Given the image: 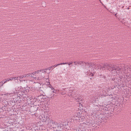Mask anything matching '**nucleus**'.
I'll return each instance as SVG.
<instances>
[{
	"mask_svg": "<svg viewBox=\"0 0 131 131\" xmlns=\"http://www.w3.org/2000/svg\"><path fill=\"white\" fill-rule=\"evenodd\" d=\"M121 67L120 68L117 66H113L110 71H112V74L114 75L117 74L118 75L122 74L127 77H131V66L123 64Z\"/></svg>",
	"mask_w": 131,
	"mask_h": 131,
	"instance_id": "1",
	"label": "nucleus"
},
{
	"mask_svg": "<svg viewBox=\"0 0 131 131\" xmlns=\"http://www.w3.org/2000/svg\"><path fill=\"white\" fill-rule=\"evenodd\" d=\"M84 63L85 64V68H87L88 67L89 69V70L87 72V75H89L90 76H93V73H94V69L92 68H95V64L85 62H84Z\"/></svg>",
	"mask_w": 131,
	"mask_h": 131,
	"instance_id": "2",
	"label": "nucleus"
},
{
	"mask_svg": "<svg viewBox=\"0 0 131 131\" xmlns=\"http://www.w3.org/2000/svg\"><path fill=\"white\" fill-rule=\"evenodd\" d=\"M48 126L49 128L53 130L54 131H56V129L58 126V123L57 122L54 121L53 120L48 125Z\"/></svg>",
	"mask_w": 131,
	"mask_h": 131,
	"instance_id": "3",
	"label": "nucleus"
},
{
	"mask_svg": "<svg viewBox=\"0 0 131 131\" xmlns=\"http://www.w3.org/2000/svg\"><path fill=\"white\" fill-rule=\"evenodd\" d=\"M68 125L65 123H63L60 124H58V126L57 127V129H56V131H60L62 129H67L68 128Z\"/></svg>",
	"mask_w": 131,
	"mask_h": 131,
	"instance_id": "4",
	"label": "nucleus"
},
{
	"mask_svg": "<svg viewBox=\"0 0 131 131\" xmlns=\"http://www.w3.org/2000/svg\"><path fill=\"white\" fill-rule=\"evenodd\" d=\"M47 115V114H45L42 116H40L39 117V119L42 122L49 121V119Z\"/></svg>",
	"mask_w": 131,
	"mask_h": 131,
	"instance_id": "5",
	"label": "nucleus"
},
{
	"mask_svg": "<svg viewBox=\"0 0 131 131\" xmlns=\"http://www.w3.org/2000/svg\"><path fill=\"white\" fill-rule=\"evenodd\" d=\"M80 113L78 112H76L74 113L73 115V119L76 120L77 121L80 120L81 118V117L80 116Z\"/></svg>",
	"mask_w": 131,
	"mask_h": 131,
	"instance_id": "6",
	"label": "nucleus"
},
{
	"mask_svg": "<svg viewBox=\"0 0 131 131\" xmlns=\"http://www.w3.org/2000/svg\"><path fill=\"white\" fill-rule=\"evenodd\" d=\"M105 67L104 66V64H101L97 65L95 64V69L104 70L105 69Z\"/></svg>",
	"mask_w": 131,
	"mask_h": 131,
	"instance_id": "7",
	"label": "nucleus"
},
{
	"mask_svg": "<svg viewBox=\"0 0 131 131\" xmlns=\"http://www.w3.org/2000/svg\"><path fill=\"white\" fill-rule=\"evenodd\" d=\"M14 92H13L11 93H6V94H4L5 96H4L5 97H7L6 99H10L12 96L14 95Z\"/></svg>",
	"mask_w": 131,
	"mask_h": 131,
	"instance_id": "8",
	"label": "nucleus"
},
{
	"mask_svg": "<svg viewBox=\"0 0 131 131\" xmlns=\"http://www.w3.org/2000/svg\"><path fill=\"white\" fill-rule=\"evenodd\" d=\"M104 66L105 67V69L107 68L110 71L112 69V65L111 64H108L107 63H104Z\"/></svg>",
	"mask_w": 131,
	"mask_h": 131,
	"instance_id": "9",
	"label": "nucleus"
},
{
	"mask_svg": "<svg viewBox=\"0 0 131 131\" xmlns=\"http://www.w3.org/2000/svg\"><path fill=\"white\" fill-rule=\"evenodd\" d=\"M87 130L85 129L84 128H80L79 127H78L76 128L73 129L72 131H87Z\"/></svg>",
	"mask_w": 131,
	"mask_h": 131,
	"instance_id": "10",
	"label": "nucleus"
},
{
	"mask_svg": "<svg viewBox=\"0 0 131 131\" xmlns=\"http://www.w3.org/2000/svg\"><path fill=\"white\" fill-rule=\"evenodd\" d=\"M42 73H45V74H49L50 73V69H49V68L42 70Z\"/></svg>",
	"mask_w": 131,
	"mask_h": 131,
	"instance_id": "11",
	"label": "nucleus"
},
{
	"mask_svg": "<svg viewBox=\"0 0 131 131\" xmlns=\"http://www.w3.org/2000/svg\"><path fill=\"white\" fill-rule=\"evenodd\" d=\"M74 91L73 90V89L71 88H70V89L69 90V92H68V93H68L69 95L71 97L73 96L74 93Z\"/></svg>",
	"mask_w": 131,
	"mask_h": 131,
	"instance_id": "12",
	"label": "nucleus"
},
{
	"mask_svg": "<svg viewBox=\"0 0 131 131\" xmlns=\"http://www.w3.org/2000/svg\"><path fill=\"white\" fill-rule=\"evenodd\" d=\"M42 70H38L37 71H36L35 72H34L33 73H34V75L35 76H39V73H40V72H42Z\"/></svg>",
	"mask_w": 131,
	"mask_h": 131,
	"instance_id": "13",
	"label": "nucleus"
},
{
	"mask_svg": "<svg viewBox=\"0 0 131 131\" xmlns=\"http://www.w3.org/2000/svg\"><path fill=\"white\" fill-rule=\"evenodd\" d=\"M44 76L43 75H42V73H39V76H37L36 77H35V78H37V80H40L41 79L43 78H44Z\"/></svg>",
	"mask_w": 131,
	"mask_h": 131,
	"instance_id": "14",
	"label": "nucleus"
},
{
	"mask_svg": "<svg viewBox=\"0 0 131 131\" xmlns=\"http://www.w3.org/2000/svg\"><path fill=\"white\" fill-rule=\"evenodd\" d=\"M86 125L90 126H93V123L91 121H89V122H86Z\"/></svg>",
	"mask_w": 131,
	"mask_h": 131,
	"instance_id": "15",
	"label": "nucleus"
},
{
	"mask_svg": "<svg viewBox=\"0 0 131 131\" xmlns=\"http://www.w3.org/2000/svg\"><path fill=\"white\" fill-rule=\"evenodd\" d=\"M34 73H29L27 74V77H34Z\"/></svg>",
	"mask_w": 131,
	"mask_h": 131,
	"instance_id": "16",
	"label": "nucleus"
},
{
	"mask_svg": "<svg viewBox=\"0 0 131 131\" xmlns=\"http://www.w3.org/2000/svg\"><path fill=\"white\" fill-rule=\"evenodd\" d=\"M19 77L18 79L20 81H23V78H24V77L23 75H20V76L18 77Z\"/></svg>",
	"mask_w": 131,
	"mask_h": 131,
	"instance_id": "17",
	"label": "nucleus"
},
{
	"mask_svg": "<svg viewBox=\"0 0 131 131\" xmlns=\"http://www.w3.org/2000/svg\"><path fill=\"white\" fill-rule=\"evenodd\" d=\"M48 78H49V75L48 76V77H47V78H45V79H46V84L47 85L48 84H50V83L49 82V80L48 79Z\"/></svg>",
	"mask_w": 131,
	"mask_h": 131,
	"instance_id": "18",
	"label": "nucleus"
},
{
	"mask_svg": "<svg viewBox=\"0 0 131 131\" xmlns=\"http://www.w3.org/2000/svg\"><path fill=\"white\" fill-rule=\"evenodd\" d=\"M48 85H49V87L50 88H51V90H53L54 89L53 88V87L50 84H50H47Z\"/></svg>",
	"mask_w": 131,
	"mask_h": 131,
	"instance_id": "19",
	"label": "nucleus"
},
{
	"mask_svg": "<svg viewBox=\"0 0 131 131\" xmlns=\"http://www.w3.org/2000/svg\"><path fill=\"white\" fill-rule=\"evenodd\" d=\"M1 82V83H3L1 84V86H2L3 85V84H4V83H6L7 82V81H6L5 80L3 82L2 81Z\"/></svg>",
	"mask_w": 131,
	"mask_h": 131,
	"instance_id": "20",
	"label": "nucleus"
},
{
	"mask_svg": "<svg viewBox=\"0 0 131 131\" xmlns=\"http://www.w3.org/2000/svg\"><path fill=\"white\" fill-rule=\"evenodd\" d=\"M103 117H104V119L106 120H107V119L108 118V116H105L104 115L103 116Z\"/></svg>",
	"mask_w": 131,
	"mask_h": 131,
	"instance_id": "21",
	"label": "nucleus"
},
{
	"mask_svg": "<svg viewBox=\"0 0 131 131\" xmlns=\"http://www.w3.org/2000/svg\"><path fill=\"white\" fill-rule=\"evenodd\" d=\"M14 80H17L18 78V77H13Z\"/></svg>",
	"mask_w": 131,
	"mask_h": 131,
	"instance_id": "22",
	"label": "nucleus"
},
{
	"mask_svg": "<svg viewBox=\"0 0 131 131\" xmlns=\"http://www.w3.org/2000/svg\"><path fill=\"white\" fill-rule=\"evenodd\" d=\"M77 63L79 64L80 65H82V63L83 64V61L78 62H77Z\"/></svg>",
	"mask_w": 131,
	"mask_h": 131,
	"instance_id": "23",
	"label": "nucleus"
},
{
	"mask_svg": "<svg viewBox=\"0 0 131 131\" xmlns=\"http://www.w3.org/2000/svg\"><path fill=\"white\" fill-rule=\"evenodd\" d=\"M54 68L53 66H51L49 68V69H50V70L51 69H52Z\"/></svg>",
	"mask_w": 131,
	"mask_h": 131,
	"instance_id": "24",
	"label": "nucleus"
},
{
	"mask_svg": "<svg viewBox=\"0 0 131 131\" xmlns=\"http://www.w3.org/2000/svg\"><path fill=\"white\" fill-rule=\"evenodd\" d=\"M45 96V94L44 93V92H43L42 93V94H41L40 95V96Z\"/></svg>",
	"mask_w": 131,
	"mask_h": 131,
	"instance_id": "25",
	"label": "nucleus"
},
{
	"mask_svg": "<svg viewBox=\"0 0 131 131\" xmlns=\"http://www.w3.org/2000/svg\"><path fill=\"white\" fill-rule=\"evenodd\" d=\"M76 62V61H74V65L75 66H76V65H77V64H78V63H77V62Z\"/></svg>",
	"mask_w": 131,
	"mask_h": 131,
	"instance_id": "26",
	"label": "nucleus"
},
{
	"mask_svg": "<svg viewBox=\"0 0 131 131\" xmlns=\"http://www.w3.org/2000/svg\"><path fill=\"white\" fill-rule=\"evenodd\" d=\"M73 63V62H72L71 61L69 63H68V64L69 66H70V64H71Z\"/></svg>",
	"mask_w": 131,
	"mask_h": 131,
	"instance_id": "27",
	"label": "nucleus"
},
{
	"mask_svg": "<svg viewBox=\"0 0 131 131\" xmlns=\"http://www.w3.org/2000/svg\"><path fill=\"white\" fill-rule=\"evenodd\" d=\"M62 92L61 93V94L62 95H64L66 93H64V91H62Z\"/></svg>",
	"mask_w": 131,
	"mask_h": 131,
	"instance_id": "28",
	"label": "nucleus"
},
{
	"mask_svg": "<svg viewBox=\"0 0 131 131\" xmlns=\"http://www.w3.org/2000/svg\"><path fill=\"white\" fill-rule=\"evenodd\" d=\"M59 64H57L56 65H55L54 66H53V67H56L57 66H59Z\"/></svg>",
	"mask_w": 131,
	"mask_h": 131,
	"instance_id": "29",
	"label": "nucleus"
},
{
	"mask_svg": "<svg viewBox=\"0 0 131 131\" xmlns=\"http://www.w3.org/2000/svg\"><path fill=\"white\" fill-rule=\"evenodd\" d=\"M9 80L10 81H12V80H13V77L11 78L10 79H9Z\"/></svg>",
	"mask_w": 131,
	"mask_h": 131,
	"instance_id": "30",
	"label": "nucleus"
},
{
	"mask_svg": "<svg viewBox=\"0 0 131 131\" xmlns=\"http://www.w3.org/2000/svg\"><path fill=\"white\" fill-rule=\"evenodd\" d=\"M68 64V62H66L65 63H62V64Z\"/></svg>",
	"mask_w": 131,
	"mask_h": 131,
	"instance_id": "31",
	"label": "nucleus"
},
{
	"mask_svg": "<svg viewBox=\"0 0 131 131\" xmlns=\"http://www.w3.org/2000/svg\"><path fill=\"white\" fill-rule=\"evenodd\" d=\"M5 80L7 82L8 81L10 80L9 79H5Z\"/></svg>",
	"mask_w": 131,
	"mask_h": 131,
	"instance_id": "32",
	"label": "nucleus"
},
{
	"mask_svg": "<svg viewBox=\"0 0 131 131\" xmlns=\"http://www.w3.org/2000/svg\"><path fill=\"white\" fill-rule=\"evenodd\" d=\"M23 76L24 77H27V74H25L24 75H23Z\"/></svg>",
	"mask_w": 131,
	"mask_h": 131,
	"instance_id": "33",
	"label": "nucleus"
},
{
	"mask_svg": "<svg viewBox=\"0 0 131 131\" xmlns=\"http://www.w3.org/2000/svg\"><path fill=\"white\" fill-rule=\"evenodd\" d=\"M63 90H62V91H64V93H66V91L65 90H64L63 89Z\"/></svg>",
	"mask_w": 131,
	"mask_h": 131,
	"instance_id": "34",
	"label": "nucleus"
},
{
	"mask_svg": "<svg viewBox=\"0 0 131 131\" xmlns=\"http://www.w3.org/2000/svg\"><path fill=\"white\" fill-rule=\"evenodd\" d=\"M59 64V65H62V63H61L59 64Z\"/></svg>",
	"mask_w": 131,
	"mask_h": 131,
	"instance_id": "35",
	"label": "nucleus"
},
{
	"mask_svg": "<svg viewBox=\"0 0 131 131\" xmlns=\"http://www.w3.org/2000/svg\"><path fill=\"white\" fill-rule=\"evenodd\" d=\"M50 98H51V99H53V98L52 97H50Z\"/></svg>",
	"mask_w": 131,
	"mask_h": 131,
	"instance_id": "36",
	"label": "nucleus"
},
{
	"mask_svg": "<svg viewBox=\"0 0 131 131\" xmlns=\"http://www.w3.org/2000/svg\"><path fill=\"white\" fill-rule=\"evenodd\" d=\"M41 131H45V130H41Z\"/></svg>",
	"mask_w": 131,
	"mask_h": 131,
	"instance_id": "37",
	"label": "nucleus"
},
{
	"mask_svg": "<svg viewBox=\"0 0 131 131\" xmlns=\"http://www.w3.org/2000/svg\"><path fill=\"white\" fill-rule=\"evenodd\" d=\"M1 82H0V86L1 85Z\"/></svg>",
	"mask_w": 131,
	"mask_h": 131,
	"instance_id": "38",
	"label": "nucleus"
},
{
	"mask_svg": "<svg viewBox=\"0 0 131 131\" xmlns=\"http://www.w3.org/2000/svg\"><path fill=\"white\" fill-rule=\"evenodd\" d=\"M91 101V102H93V101Z\"/></svg>",
	"mask_w": 131,
	"mask_h": 131,
	"instance_id": "39",
	"label": "nucleus"
}]
</instances>
